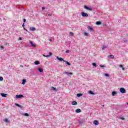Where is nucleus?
<instances>
[{
	"label": "nucleus",
	"instance_id": "obj_1",
	"mask_svg": "<svg viewBox=\"0 0 128 128\" xmlns=\"http://www.w3.org/2000/svg\"><path fill=\"white\" fill-rule=\"evenodd\" d=\"M82 16H83V18H84V17L88 18V14H87L86 13L84 12H82Z\"/></svg>",
	"mask_w": 128,
	"mask_h": 128
},
{
	"label": "nucleus",
	"instance_id": "obj_2",
	"mask_svg": "<svg viewBox=\"0 0 128 128\" xmlns=\"http://www.w3.org/2000/svg\"><path fill=\"white\" fill-rule=\"evenodd\" d=\"M120 92L121 94H126V89L124 88H120Z\"/></svg>",
	"mask_w": 128,
	"mask_h": 128
},
{
	"label": "nucleus",
	"instance_id": "obj_3",
	"mask_svg": "<svg viewBox=\"0 0 128 128\" xmlns=\"http://www.w3.org/2000/svg\"><path fill=\"white\" fill-rule=\"evenodd\" d=\"M84 8H85L86 10H92V8H90V7H88V6H84Z\"/></svg>",
	"mask_w": 128,
	"mask_h": 128
},
{
	"label": "nucleus",
	"instance_id": "obj_4",
	"mask_svg": "<svg viewBox=\"0 0 128 128\" xmlns=\"http://www.w3.org/2000/svg\"><path fill=\"white\" fill-rule=\"evenodd\" d=\"M16 98H24V95L22 94H19L16 96Z\"/></svg>",
	"mask_w": 128,
	"mask_h": 128
},
{
	"label": "nucleus",
	"instance_id": "obj_5",
	"mask_svg": "<svg viewBox=\"0 0 128 128\" xmlns=\"http://www.w3.org/2000/svg\"><path fill=\"white\" fill-rule=\"evenodd\" d=\"M56 58L58 60H60V62H66V60L62 58H58V56H57Z\"/></svg>",
	"mask_w": 128,
	"mask_h": 128
},
{
	"label": "nucleus",
	"instance_id": "obj_6",
	"mask_svg": "<svg viewBox=\"0 0 128 128\" xmlns=\"http://www.w3.org/2000/svg\"><path fill=\"white\" fill-rule=\"evenodd\" d=\"M0 95L2 98H6L8 94L4 93H0Z\"/></svg>",
	"mask_w": 128,
	"mask_h": 128
},
{
	"label": "nucleus",
	"instance_id": "obj_7",
	"mask_svg": "<svg viewBox=\"0 0 128 128\" xmlns=\"http://www.w3.org/2000/svg\"><path fill=\"white\" fill-rule=\"evenodd\" d=\"M64 74H68H68H70V76H72V73L70 72H68L65 71Z\"/></svg>",
	"mask_w": 128,
	"mask_h": 128
},
{
	"label": "nucleus",
	"instance_id": "obj_8",
	"mask_svg": "<svg viewBox=\"0 0 128 128\" xmlns=\"http://www.w3.org/2000/svg\"><path fill=\"white\" fill-rule=\"evenodd\" d=\"M30 44H31L33 48H36V45L34 44V43L32 41H30Z\"/></svg>",
	"mask_w": 128,
	"mask_h": 128
},
{
	"label": "nucleus",
	"instance_id": "obj_9",
	"mask_svg": "<svg viewBox=\"0 0 128 128\" xmlns=\"http://www.w3.org/2000/svg\"><path fill=\"white\" fill-rule=\"evenodd\" d=\"M87 28H88V30H90V32H94V28H92L90 27V26H88L87 27Z\"/></svg>",
	"mask_w": 128,
	"mask_h": 128
},
{
	"label": "nucleus",
	"instance_id": "obj_10",
	"mask_svg": "<svg viewBox=\"0 0 128 128\" xmlns=\"http://www.w3.org/2000/svg\"><path fill=\"white\" fill-rule=\"evenodd\" d=\"M72 106H76V104H78V102L76 101H73L72 102Z\"/></svg>",
	"mask_w": 128,
	"mask_h": 128
},
{
	"label": "nucleus",
	"instance_id": "obj_11",
	"mask_svg": "<svg viewBox=\"0 0 128 128\" xmlns=\"http://www.w3.org/2000/svg\"><path fill=\"white\" fill-rule=\"evenodd\" d=\"M38 70L39 72H44V70L41 68H38Z\"/></svg>",
	"mask_w": 128,
	"mask_h": 128
},
{
	"label": "nucleus",
	"instance_id": "obj_12",
	"mask_svg": "<svg viewBox=\"0 0 128 128\" xmlns=\"http://www.w3.org/2000/svg\"><path fill=\"white\" fill-rule=\"evenodd\" d=\"M81 112H82V110L80 108L76 109V112L77 114H78V113Z\"/></svg>",
	"mask_w": 128,
	"mask_h": 128
},
{
	"label": "nucleus",
	"instance_id": "obj_13",
	"mask_svg": "<svg viewBox=\"0 0 128 128\" xmlns=\"http://www.w3.org/2000/svg\"><path fill=\"white\" fill-rule=\"evenodd\" d=\"M94 124L95 125V126H98V120H94Z\"/></svg>",
	"mask_w": 128,
	"mask_h": 128
},
{
	"label": "nucleus",
	"instance_id": "obj_14",
	"mask_svg": "<svg viewBox=\"0 0 128 128\" xmlns=\"http://www.w3.org/2000/svg\"><path fill=\"white\" fill-rule=\"evenodd\" d=\"M108 48V46H102V50H106V48Z\"/></svg>",
	"mask_w": 128,
	"mask_h": 128
},
{
	"label": "nucleus",
	"instance_id": "obj_15",
	"mask_svg": "<svg viewBox=\"0 0 128 128\" xmlns=\"http://www.w3.org/2000/svg\"><path fill=\"white\" fill-rule=\"evenodd\" d=\"M108 58H110L114 59V55H109L108 56Z\"/></svg>",
	"mask_w": 128,
	"mask_h": 128
},
{
	"label": "nucleus",
	"instance_id": "obj_16",
	"mask_svg": "<svg viewBox=\"0 0 128 128\" xmlns=\"http://www.w3.org/2000/svg\"><path fill=\"white\" fill-rule=\"evenodd\" d=\"M96 24L97 26H100V24H102V22H100V21H98L96 22Z\"/></svg>",
	"mask_w": 128,
	"mask_h": 128
},
{
	"label": "nucleus",
	"instance_id": "obj_17",
	"mask_svg": "<svg viewBox=\"0 0 128 128\" xmlns=\"http://www.w3.org/2000/svg\"><path fill=\"white\" fill-rule=\"evenodd\" d=\"M30 30H32V32H34V30H36V28H34V27H32L30 28Z\"/></svg>",
	"mask_w": 128,
	"mask_h": 128
},
{
	"label": "nucleus",
	"instance_id": "obj_18",
	"mask_svg": "<svg viewBox=\"0 0 128 128\" xmlns=\"http://www.w3.org/2000/svg\"><path fill=\"white\" fill-rule=\"evenodd\" d=\"M119 66L122 68V70H124V66L122 64L119 65Z\"/></svg>",
	"mask_w": 128,
	"mask_h": 128
},
{
	"label": "nucleus",
	"instance_id": "obj_19",
	"mask_svg": "<svg viewBox=\"0 0 128 128\" xmlns=\"http://www.w3.org/2000/svg\"><path fill=\"white\" fill-rule=\"evenodd\" d=\"M82 96V94H78L76 95V96H78V98H80V96Z\"/></svg>",
	"mask_w": 128,
	"mask_h": 128
},
{
	"label": "nucleus",
	"instance_id": "obj_20",
	"mask_svg": "<svg viewBox=\"0 0 128 128\" xmlns=\"http://www.w3.org/2000/svg\"><path fill=\"white\" fill-rule=\"evenodd\" d=\"M116 92L114 91L112 92V96H116Z\"/></svg>",
	"mask_w": 128,
	"mask_h": 128
},
{
	"label": "nucleus",
	"instance_id": "obj_21",
	"mask_svg": "<svg viewBox=\"0 0 128 128\" xmlns=\"http://www.w3.org/2000/svg\"><path fill=\"white\" fill-rule=\"evenodd\" d=\"M34 64H36V65L40 64V62H38V61H35L34 62Z\"/></svg>",
	"mask_w": 128,
	"mask_h": 128
},
{
	"label": "nucleus",
	"instance_id": "obj_22",
	"mask_svg": "<svg viewBox=\"0 0 128 128\" xmlns=\"http://www.w3.org/2000/svg\"><path fill=\"white\" fill-rule=\"evenodd\" d=\"M26 80H24V79L23 80L22 84H26Z\"/></svg>",
	"mask_w": 128,
	"mask_h": 128
},
{
	"label": "nucleus",
	"instance_id": "obj_23",
	"mask_svg": "<svg viewBox=\"0 0 128 128\" xmlns=\"http://www.w3.org/2000/svg\"><path fill=\"white\" fill-rule=\"evenodd\" d=\"M88 93H89L90 94H94V93L92 91V90H90V91L88 92Z\"/></svg>",
	"mask_w": 128,
	"mask_h": 128
},
{
	"label": "nucleus",
	"instance_id": "obj_24",
	"mask_svg": "<svg viewBox=\"0 0 128 128\" xmlns=\"http://www.w3.org/2000/svg\"><path fill=\"white\" fill-rule=\"evenodd\" d=\"M64 62H66V64H68V66H70V63L66 61Z\"/></svg>",
	"mask_w": 128,
	"mask_h": 128
},
{
	"label": "nucleus",
	"instance_id": "obj_25",
	"mask_svg": "<svg viewBox=\"0 0 128 128\" xmlns=\"http://www.w3.org/2000/svg\"><path fill=\"white\" fill-rule=\"evenodd\" d=\"M105 76H106L107 78H110V74H104Z\"/></svg>",
	"mask_w": 128,
	"mask_h": 128
},
{
	"label": "nucleus",
	"instance_id": "obj_26",
	"mask_svg": "<svg viewBox=\"0 0 128 128\" xmlns=\"http://www.w3.org/2000/svg\"><path fill=\"white\" fill-rule=\"evenodd\" d=\"M51 88H52L53 90L56 92V88L52 86Z\"/></svg>",
	"mask_w": 128,
	"mask_h": 128
},
{
	"label": "nucleus",
	"instance_id": "obj_27",
	"mask_svg": "<svg viewBox=\"0 0 128 128\" xmlns=\"http://www.w3.org/2000/svg\"><path fill=\"white\" fill-rule=\"evenodd\" d=\"M15 106H18V108H20V105L16 103Z\"/></svg>",
	"mask_w": 128,
	"mask_h": 128
},
{
	"label": "nucleus",
	"instance_id": "obj_28",
	"mask_svg": "<svg viewBox=\"0 0 128 128\" xmlns=\"http://www.w3.org/2000/svg\"><path fill=\"white\" fill-rule=\"evenodd\" d=\"M24 116H30V114H28V113H25L24 114Z\"/></svg>",
	"mask_w": 128,
	"mask_h": 128
},
{
	"label": "nucleus",
	"instance_id": "obj_29",
	"mask_svg": "<svg viewBox=\"0 0 128 128\" xmlns=\"http://www.w3.org/2000/svg\"><path fill=\"white\" fill-rule=\"evenodd\" d=\"M4 80V78L0 76V81L2 82Z\"/></svg>",
	"mask_w": 128,
	"mask_h": 128
},
{
	"label": "nucleus",
	"instance_id": "obj_30",
	"mask_svg": "<svg viewBox=\"0 0 128 128\" xmlns=\"http://www.w3.org/2000/svg\"><path fill=\"white\" fill-rule=\"evenodd\" d=\"M4 122H8V119L6 118V119L4 120Z\"/></svg>",
	"mask_w": 128,
	"mask_h": 128
},
{
	"label": "nucleus",
	"instance_id": "obj_31",
	"mask_svg": "<svg viewBox=\"0 0 128 128\" xmlns=\"http://www.w3.org/2000/svg\"><path fill=\"white\" fill-rule=\"evenodd\" d=\"M92 66H94L96 67V63H92Z\"/></svg>",
	"mask_w": 128,
	"mask_h": 128
},
{
	"label": "nucleus",
	"instance_id": "obj_32",
	"mask_svg": "<svg viewBox=\"0 0 128 128\" xmlns=\"http://www.w3.org/2000/svg\"><path fill=\"white\" fill-rule=\"evenodd\" d=\"M70 36H74V32H70Z\"/></svg>",
	"mask_w": 128,
	"mask_h": 128
},
{
	"label": "nucleus",
	"instance_id": "obj_33",
	"mask_svg": "<svg viewBox=\"0 0 128 128\" xmlns=\"http://www.w3.org/2000/svg\"><path fill=\"white\" fill-rule=\"evenodd\" d=\"M120 120H125L124 118H122V117H120Z\"/></svg>",
	"mask_w": 128,
	"mask_h": 128
},
{
	"label": "nucleus",
	"instance_id": "obj_34",
	"mask_svg": "<svg viewBox=\"0 0 128 128\" xmlns=\"http://www.w3.org/2000/svg\"><path fill=\"white\" fill-rule=\"evenodd\" d=\"M84 34L85 36H88V34L87 33V32H84Z\"/></svg>",
	"mask_w": 128,
	"mask_h": 128
},
{
	"label": "nucleus",
	"instance_id": "obj_35",
	"mask_svg": "<svg viewBox=\"0 0 128 128\" xmlns=\"http://www.w3.org/2000/svg\"><path fill=\"white\" fill-rule=\"evenodd\" d=\"M66 54H68V52H70V50H66Z\"/></svg>",
	"mask_w": 128,
	"mask_h": 128
},
{
	"label": "nucleus",
	"instance_id": "obj_36",
	"mask_svg": "<svg viewBox=\"0 0 128 128\" xmlns=\"http://www.w3.org/2000/svg\"><path fill=\"white\" fill-rule=\"evenodd\" d=\"M52 53L51 52H49V56H52Z\"/></svg>",
	"mask_w": 128,
	"mask_h": 128
},
{
	"label": "nucleus",
	"instance_id": "obj_37",
	"mask_svg": "<svg viewBox=\"0 0 128 128\" xmlns=\"http://www.w3.org/2000/svg\"><path fill=\"white\" fill-rule=\"evenodd\" d=\"M100 68H104V65H100Z\"/></svg>",
	"mask_w": 128,
	"mask_h": 128
},
{
	"label": "nucleus",
	"instance_id": "obj_38",
	"mask_svg": "<svg viewBox=\"0 0 128 128\" xmlns=\"http://www.w3.org/2000/svg\"><path fill=\"white\" fill-rule=\"evenodd\" d=\"M23 21H24V22H26V20L24 18V19H23Z\"/></svg>",
	"mask_w": 128,
	"mask_h": 128
},
{
	"label": "nucleus",
	"instance_id": "obj_39",
	"mask_svg": "<svg viewBox=\"0 0 128 128\" xmlns=\"http://www.w3.org/2000/svg\"><path fill=\"white\" fill-rule=\"evenodd\" d=\"M79 124H82V121H79Z\"/></svg>",
	"mask_w": 128,
	"mask_h": 128
},
{
	"label": "nucleus",
	"instance_id": "obj_40",
	"mask_svg": "<svg viewBox=\"0 0 128 128\" xmlns=\"http://www.w3.org/2000/svg\"><path fill=\"white\" fill-rule=\"evenodd\" d=\"M48 16H52V14H48Z\"/></svg>",
	"mask_w": 128,
	"mask_h": 128
},
{
	"label": "nucleus",
	"instance_id": "obj_41",
	"mask_svg": "<svg viewBox=\"0 0 128 128\" xmlns=\"http://www.w3.org/2000/svg\"><path fill=\"white\" fill-rule=\"evenodd\" d=\"M49 56H50V55H46V58H49Z\"/></svg>",
	"mask_w": 128,
	"mask_h": 128
},
{
	"label": "nucleus",
	"instance_id": "obj_42",
	"mask_svg": "<svg viewBox=\"0 0 128 128\" xmlns=\"http://www.w3.org/2000/svg\"><path fill=\"white\" fill-rule=\"evenodd\" d=\"M42 10H46V8H44V7H42Z\"/></svg>",
	"mask_w": 128,
	"mask_h": 128
},
{
	"label": "nucleus",
	"instance_id": "obj_43",
	"mask_svg": "<svg viewBox=\"0 0 128 128\" xmlns=\"http://www.w3.org/2000/svg\"><path fill=\"white\" fill-rule=\"evenodd\" d=\"M24 30H26V32H28V30L26 29L25 28H24Z\"/></svg>",
	"mask_w": 128,
	"mask_h": 128
},
{
	"label": "nucleus",
	"instance_id": "obj_44",
	"mask_svg": "<svg viewBox=\"0 0 128 128\" xmlns=\"http://www.w3.org/2000/svg\"><path fill=\"white\" fill-rule=\"evenodd\" d=\"M0 48H1L2 50H4V46H0Z\"/></svg>",
	"mask_w": 128,
	"mask_h": 128
},
{
	"label": "nucleus",
	"instance_id": "obj_45",
	"mask_svg": "<svg viewBox=\"0 0 128 128\" xmlns=\"http://www.w3.org/2000/svg\"><path fill=\"white\" fill-rule=\"evenodd\" d=\"M22 28H24V24H23L22 25Z\"/></svg>",
	"mask_w": 128,
	"mask_h": 128
},
{
	"label": "nucleus",
	"instance_id": "obj_46",
	"mask_svg": "<svg viewBox=\"0 0 128 128\" xmlns=\"http://www.w3.org/2000/svg\"><path fill=\"white\" fill-rule=\"evenodd\" d=\"M124 42H128V40H124Z\"/></svg>",
	"mask_w": 128,
	"mask_h": 128
},
{
	"label": "nucleus",
	"instance_id": "obj_47",
	"mask_svg": "<svg viewBox=\"0 0 128 128\" xmlns=\"http://www.w3.org/2000/svg\"><path fill=\"white\" fill-rule=\"evenodd\" d=\"M19 40H22V38H20V37L19 38Z\"/></svg>",
	"mask_w": 128,
	"mask_h": 128
},
{
	"label": "nucleus",
	"instance_id": "obj_48",
	"mask_svg": "<svg viewBox=\"0 0 128 128\" xmlns=\"http://www.w3.org/2000/svg\"><path fill=\"white\" fill-rule=\"evenodd\" d=\"M49 40H50V42H52V39H49Z\"/></svg>",
	"mask_w": 128,
	"mask_h": 128
},
{
	"label": "nucleus",
	"instance_id": "obj_49",
	"mask_svg": "<svg viewBox=\"0 0 128 128\" xmlns=\"http://www.w3.org/2000/svg\"><path fill=\"white\" fill-rule=\"evenodd\" d=\"M43 56H46V55H44V54H43Z\"/></svg>",
	"mask_w": 128,
	"mask_h": 128
},
{
	"label": "nucleus",
	"instance_id": "obj_50",
	"mask_svg": "<svg viewBox=\"0 0 128 128\" xmlns=\"http://www.w3.org/2000/svg\"><path fill=\"white\" fill-rule=\"evenodd\" d=\"M20 66L22 67V65H20Z\"/></svg>",
	"mask_w": 128,
	"mask_h": 128
},
{
	"label": "nucleus",
	"instance_id": "obj_51",
	"mask_svg": "<svg viewBox=\"0 0 128 128\" xmlns=\"http://www.w3.org/2000/svg\"><path fill=\"white\" fill-rule=\"evenodd\" d=\"M5 44V46H6V44Z\"/></svg>",
	"mask_w": 128,
	"mask_h": 128
},
{
	"label": "nucleus",
	"instance_id": "obj_52",
	"mask_svg": "<svg viewBox=\"0 0 128 128\" xmlns=\"http://www.w3.org/2000/svg\"><path fill=\"white\" fill-rule=\"evenodd\" d=\"M102 106H104V105H103Z\"/></svg>",
	"mask_w": 128,
	"mask_h": 128
}]
</instances>
